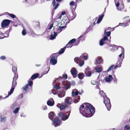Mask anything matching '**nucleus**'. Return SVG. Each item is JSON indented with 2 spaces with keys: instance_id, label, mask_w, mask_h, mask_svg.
Returning <instances> with one entry per match:
<instances>
[{
  "instance_id": "1",
  "label": "nucleus",
  "mask_w": 130,
  "mask_h": 130,
  "mask_svg": "<svg viewBox=\"0 0 130 130\" xmlns=\"http://www.w3.org/2000/svg\"><path fill=\"white\" fill-rule=\"evenodd\" d=\"M80 112L84 116L90 117L93 115L95 112L94 107L90 104L85 103L81 106L79 108Z\"/></svg>"
},
{
  "instance_id": "2",
  "label": "nucleus",
  "mask_w": 130,
  "mask_h": 130,
  "mask_svg": "<svg viewBox=\"0 0 130 130\" xmlns=\"http://www.w3.org/2000/svg\"><path fill=\"white\" fill-rule=\"evenodd\" d=\"M80 97L79 96H78L74 98V101H73L72 98L70 97H67L65 100L66 102L68 104H70L73 103H77L80 100Z\"/></svg>"
},
{
  "instance_id": "3",
  "label": "nucleus",
  "mask_w": 130,
  "mask_h": 130,
  "mask_svg": "<svg viewBox=\"0 0 130 130\" xmlns=\"http://www.w3.org/2000/svg\"><path fill=\"white\" fill-rule=\"evenodd\" d=\"M57 54H54L50 59V63L51 64L55 65L57 63Z\"/></svg>"
},
{
  "instance_id": "4",
  "label": "nucleus",
  "mask_w": 130,
  "mask_h": 130,
  "mask_svg": "<svg viewBox=\"0 0 130 130\" xmlns=\"http://www.w3.org/2000/svg\"><path fill=\"white\" fill-rule=\"evenodd\" d=\"M110 43V41L108 40L107 37L106 36H105L104 38L100 40V45L101 46L103 45L105 43L108 44Z\"/></svg>"
},
{
  "instance_id": "5",
  "label": "nucleus",
  "mask_w": 130,
  "mask_h": 130,
  "mask_svg": "<svg viewBox=\"0 0 130 130\" xmlns=\"http://www.w3.org/2000/svg\"><path fill=\"white\" fill-rule=\"evenodd\" d=\"M70 111H69L67 112L68 114L66 115H64L62 112H60L58 113V116L59 117L61 118V120L62 121H65L68 119L70 115Z\"/></svg>"
},
{
  "instance_id": "6",
  "label": "nucleus",
  "mask_w": 130,
  "mask_h": 130,
  "mask_svg": "<svg viewBox=\"0 0 130 130\" xmlns=\"http://www.w3.org/2000/svg\"><path fill=\"white\" fill-rule=\"evenodd\" d=\"M82 56H80L79 58L75 57L74 59V61L75 62H76L77 64H79V65L80 67H81L83 66L84 63V61H81V59H82Z\"/></svg>"
},
{
  "instance_id": "7",
  "label": "nucleus",
  "mask_w": 130,
  "mask_h": 130,
  "mask_svg": "<svg viewBox=\"0 0 130 130\" xmlns=\"http://www.w3.org/2000/svg\"><path fill=\"white\" fill-rule=\"evenodd\" d=\"M10 21H11V20H8L5 19L3 20L1 23V26L2 28L0 29V30L2 28H5L9 24Z\"/></svg>"
},
{
  "instance_id": "8",
  "label": "nucleus",
  "mask_w": 130,
  "mask_h": 130,
  "mask_svg": "<svg viewBox=\"0 0 130 130\" xmlns=\"http://www.w3.org/2000/svg\"><path fill=\"white\" fill-rule=\"evenodd\" d=\"M30 79L28 81V84L24 86L22 88L23 90L26 91L29 88V86L30 88H32V86L33 84V82L31 80H30Z\"/></svg>"
},
{
  "instance_id": "9",
  "label": "nucleus",
  "mask_w": 130,
  "mask_h": 130,
  "mask_svg": "<svg viewBox=\"0 0 130 130\" xmlns=\"http://www.w3.org/2000/svg\"><path fill=\"white\" fill-rule=\"evenodd\" d=\"M54 89L52 90V93L54 94H56L58 93V91L57 90H58L60 88V87L57 85H55L54 87Z\"/></svg>"
},
{
  "instance_id": "10",
  "label": "nucleus",
  "mask_w": 130,
  "mask_h": 130,
  "mask_svg": "<svg viewBox=\"0 0 130 130\" xmlns=\"http://www.w3.org/2000/svg\"><path fill=\"white\" fill-rule=\"evenodd\" d=\"M67 75L66 74H63L62 75V77H59L58 78H55V82H54L53 83L52 85H54V83H56L57 80V83L58 80H59L60 79H67Z\"/></svg>"
},
{
  "instance_id": "11",
  "label": "nucleus",
  "mask_w": 130,
  "mask_h": 130,
  "mask_svg": "<svg viewBox=\"0 0 130 130\" xmlns=\"http://www.w3.org/2000/svg\"><path fill=\"white\" fill-rule=\"evenodd\" d=\"M92 72L91 71L89 67H87L85 71V74L86 76L87 77H90L91 75Z\"/></svg>"
},
{
  "instance_id": "12",
  "label": "nucleus",
  "mask_w": 130,
  "mask_h": 130,
  "mask_svg": "<svg viewBox=\"0 0 130 130\" xmlns=\"http://www.w3.org/2000/svg\"><path fill=\"white\" fill-rule=\"evenodd\" d=\"M53 122L55 127L58 126L60 125V121L57 118H55Z\"/></svg>"
},
{
  "instance_id": "13",
  "label": "nucleus",
  "mask_w": 130,
  "mask_h": 130,
  "mask_svg": "<svg viewBox=\"0 0 130 130\" xmlns=\"http://www.w3.org/2000/svg\"><path fill=\"white\" fill-rule=\"evenodd\" d=\"M70 72L73 77L74 78L76 77L77 74V71L76 69L75 68H73L71 70Z\"/></svg>"
},
{
  "instance_id": "14",
  "label": "nucleus",
  "mask_w": 130,
  "mask_h": 130,
  "mask_svg": "<svg viewBox=\"0 0 130 130\" xmlns=\"http://www.w3.org/2000/svg\"><path fill=\"white\" fill-rule=\"evenodd\" d=\"M120 47L122 49L121 51L122 52L121 54L119 56V57H120L119 59H123L124 58V48L122 46H120Z\"/></svg>"
},
{
  "instance_id": "15",
  "label": "nucleus",
  "mask_w": 130,
  "mask_h": 130,
  "mask_svg": "<svg viewBox=\"0 0 130 130\" xmlns=\"http://www.w3.org/2000/svg\"><path fill=\"white\" fill-rule=\"evenodd\" d=\"M103 102L105 104L107 110L108 111H109L111 109V107L110 103V102H108V101H106L105 102V103L104 101Z\"/></svg>"
},
{
  "instance_id": "16",
  "label": "nucleus",
  "mask_w": 130,
  "mask_h": 130,
  "mask_svg": "<svg viewBox=\"0 0 130 130\" xmlns=\"http://www.w3.org/2000/svg\"><path fill=\"white\" fill-rule=\"evenodd\" d=\"M47 105L50 106H52L54 104V101L52 98H51L47 102Z\"/></svg>"
},
{
  "instance_id": "17",
  "label": "nucleus",
  "mask_w": 130,
  "mask_h": 130,
  "mask_svg": "<svg viewBox=\"0 0 130 130\" xmlns=\"http://www.w3.org/2000/svg\"><path fill=\"white\" fill-rule=\"evenodd\" d=\"M110 46H111L112 47V48L110 49V50L111 51H116L118 49V47L117 46L114 44H110L109 45Z\"/></svg>"
},
{
  "instance_id": "18",
  "label": "nucleus",
  "mask_w": 130,
  "mask_h": 130,
  "mask_svg": "<svg viewBox=\"0 0 130 130\" xmlns=\"http://www.w3.org/2000/svg\"><path fill=\"white\" fill-rule=\"evenodd\" d=\"M55 27H54V28ZM54 35H53L52 33L51 34L50 36V39L53 40L57 36V33L56 32H55L54 31Z\"/></svg>"
},
{
  "instance_id": "19",
  "label": "nucleus",
  "mask_w": 130,
  "mask_h": 130,
  "mask_svg": "<svg viewBox=\"0 0 130 130\" xmlns=\"http://www.w3.org/2000/svg\"><path fill=\"white\" fill-rule=\"evenodd\" d=\"M112 79V77L111 75H109L108 77H106L105 78V80L106 82H109Z\"/></svg>"
},
{
  "instance_id": "20",
  "label": "nucleus",
  "mask_w": 130,
  "mask_h": 130,
  "mask_svg": "<svg viewBox=\"0 0 130 130\" xmlns=\"http://www.w3.org/2000/svg\"><path fill=\"white\" fill-rule=\"evenodd\" d=\"M78 93V92L77 89H74L72 92V96L73 97H74L76 95H77Z\"/></svg>"
},
{
  "instance_id": "21",
  "label": "nucleus",
  "mask_w": 130,
  "mask_h": 130,
  "mask_svg": "<svg viewBox=\"0 0 130 130\" xmlns=\"http://www.w3.org/2000/svg\"><path fill=\"white\" fill-rule=\"evenodd\" d=\"M65 94V92L64 91H61L59 94H58V96L59 97L61 98L64 97Z\"/></svg>"
},
{
  "instance_id": "22",
  "label": "nucleus",
  "mask_w": 130,
  "mask_h": 130,
  "mask_svg": "<svg viewBox=\"0 0 130 130\" xmlns=\"http://www.w3.org/2000/svg\"><path fill=\"white\" fill-rule=\"evenodd\" d=\"M14 89V88L12 87L10 90V91L8 92V95L6 96L5 98H6L8 97L9 95H11L13 92Z\"/></svg>"
},
{
  "instance_id": "23",
  "label": "nucleus",
  "mask_w": 130,
  "mask_h": 130,
  "mask_svg": "<svg viewBox=\"0 0 130 130\" xmlns=\"http://www.w3.org/2000/svg\"><path fill=\"white\" fill-rule=\"evenodd\" d=\"M54 112H51L48 114V117L52 121V119H51V118H53L54 117Z\"/></svg>"
},
{
  "instance_id": "24",
  "label": "nucleus",
  "mask_w": 130,
  "mask_h": 130,
  "mask_svg": "<svg viewBox=\"0 0 130 130\" xmlns=\"http://www.w3.org/2000/svg\"><path fill=\"white\" fill-rule=\"evenodd\" d=\"M62 21H61L60 23H59L58 24V26L59 25H60L61 24H63L64 23V24L65 23V22H66V23H67L68 21V20L66 19V17H64L63 19L62 20Z\"/></svg>"
},
{
  "instance_id": "25",
  "label": "nucleus",
  "mask_w": 130,
  "mask_h": 130,
  "mask_svg": "<svg viewBox=\"0 0 130 130\" xmlns=\"http://www.w3.org/2000/svg\"><path fill=\"white\" fill-rule=\"evenodd\" d=\"M39 74L38 73L33 75L30 78L32 80L35 79L37 78L39 76Z\"/></svg>"
},
{
  "instance_id": "26",
  "label": "nucleus",
  "mask_w": 130,
  "mask_h": 130,
  "mask_svg": "<svg viewBox=\"0 0 130 130\" xmlns=\"http://www.w3.org/2000/svg\"><path fill=\"white\" fill-rule=\"evenodd\" d=\"M104 15L103 14L101 15L97 21V23L98 24L100 23L102 20Z\"/></svg>"
},
{
  "instance_id": "27",
  "label": "nucleus",
  "mask_w": 130,
  "mask_h": 130,
  "mask_svg": "<svg viewBox=\"0 0 130 130\" xmlns=\"http://www.w3.org/2000/svg\"><path fill=\"white\" fill-rule=\"evenodd\" d=\"M84 75L82 73H79L78 75V78L80 79H82L84 78Z\"/></svg>"
},
{
  "instance_id": "28",
  "label": "nucleus",
  "mask_w": 130,
  "mask_h": 130,
  "mask_svg": "<svg viewBox=\"0 0 130 130\" xmlns=\"http://www.w3.org/2000/svg\"><path fill=\"white\" fill-rule=\"evenodd\" d=\"M129 16H127L123 18V19L125 20V22H126V23H127L130 21V19H129Z\"/></svg>"
},
{
  "instance_id": "29",
  "label": "nucleus",
  "mask_w": 130,
  "mask_h": 130,
  "mask_svg": "<svg viewBox=\"0 0 130 130\" xmlns=\"http://www.w3.org/2000/svg\"><path fill=\"white\" fill-rule=\"evenodd\" d=\"M71 87V86L70 83H66V85L65 86L64 88L66 89L65 90H67V89H69Z\"/></svg>"
},
{
  "instance_id": "30",
  "label": "nucleus",
  "mask_w": 130,
  "mask_h": 130,
  "mask_svg": "<svg viewBox=\"0 0 130 130\" xmlns=\"http://www.w3.org/2000/svg\"><path fill=\"white\" fill-rule=\"evenodd\" d=\"M9 31H7L5 33V36H4V37H0V39H3L5 37H8L9 35Z\"/></svg>"
},
{
  "instance_id": "31",
  "label": "nucleus",
  "mask_w": 130,
  "mask_h": 130,
  "mask_svg": "<svg viewBox=\"0 0 130 130\" xmlns=\"http://www.w3.org/2000/svg\"><path fill=\"white\" fill-rule=\"evenodd\" d=\"M66 49V47H64L63 48H61L59 52V54H62L64 52Z\"/></svg>"
},
{
  "instance_id": "32",
  "label": "nucleus",
  "mask_w": 130,
  "mask_h": 130,
  "mask_svg": "<svg viewBox=\"0 0 130 130\" xmlns=\"http://www.w3.org/2000/svg\"><path fill=\"white\" fill-rule=\"evenodd\" d=\"M122 59H119V60L117 63V64L118 65V67H121V65L122 63Z\"/></svg>"
},
{
  "instance_id": "33",
  "label": "nucleus",
  "mask_w": 130,
  "mask_h": 130,
  "mask_svg": "<svg viewBox=\"0 0 130 130\" xmlns=\"http://www.w3.org/2000/svg\"><path fill=\"white\" fill-rule=\"evenodd\" d=\"M17 69L14 65H12V71L14 74V73H16V72L17 71Z\"/></svg>"
},
{
  "instance_id": "34",
  "label": "nucleus",
  "mask_w": 130,
  "mask_h": 130,
  "mask_svg": "<svg viewBox=\"0 0 130 130\" xmlns=\"http://www.w3.org/2000/svg\"><path fill=\"white\" fill-rule=\"evenodd\" d=\"M103 98L104 99V102L105 103V102L106 101H108L109 102H110V100L108 98L107 96L106 95L104 96L103 97Z\"/></svg>"
},
{
  "instance_id": "35",
  "label": "nucleus",
  "mask_w": 130,
  "mask_h": 130,
  "mask_svg": "<svg viewBox=\"0 0 130 130\" xmlns=\"http://www.w3.org/2000/svg\"><path fill=\"white\" fill-rule=\"evenodd\" d=\"M82 56V58L83 57L84 58L85 60H86L88 58L87 54L86 53H84L83 54Z\"/></svg>"
},
{
  "instance_id": "36",
  "label": "nucleus",
  "mask_w": 130,
  "mask_h": 130,
  "mask_svg": "<svg viewBox=\"0 0 130 130\" xmlns=\"http://www.w3.org/2000/svg\"><path fill=\"white\" fill-rule=\"evenodd\" d=\"M14 76L13 78V81H16V80L18 78V75L16 74V73H14Z\"/></svg>"
},
{
  "instance_id": "37",
  "label": "nucleus",
  "mask_w": 130,
  "mask_h": 130,
  "mask_svg": "<svg viewBox=\"0 0 130 130\" xmlns=\"http://www.w3.org/2000/svg\"><path fill=\"white\" fill-rule=\"evenodd\" d=\"M68 14L70 16L72 15V14H73V12L72 11V10L71 9H70L68 11H67Z\"/></svg>"
},
{
  "instance_id": "38",
  "label": "nucleus",
  "mask_w": 130,
  "mask_h": 130,
  "mask_svg": "<svg viewBox=\"0 0 130 130\" xmlns=\"http://www.w3.org/2000/svg\"><path fill=\"white\" fill-rule=\"evenodd\" d=\"M6 14H8V15L11 18H14L16 17V16L12 14H10L8 12H6L5 13Z\"/></svg>"
},
{
  "instance_id": "39",
  "label": "nucleus",
  "mask_w": 130,
  "mask_h": 130,
  "mask_svg": "<svg viewBox=\"0 0 130 130\" xmlns=\"http://www.w3.org/2000/svg\"><path fill=\"white\" fill-rule=\"evenodd\" d=\"M20 109L19 107L16 108L13 111V112L15 114H16L18 112Z\"/></svg>"
},
{
  "instance_id": "40",
  "label": "nucleus",
  "mask_w": 130,
  "mask_h": 130,
  "mask_svg": "<svg viewBox=\"0 0 130 130\" xmlns=\"http://www.w3.org/2000/svg\"><path fill=\"white\" fill-rule=\"evenodd\" d=\"M18 105L17 103H13L12 106V108L13 109L15 108H16L17 107H18Z\"/></svg>"
},
{
  "instance_id": "41",
  "label": "nucleus",
  "mask_w": 130,
  "mask_h": 130,
  "mask_svg": "<svg viewBox=\"0 0 130 130\" xmlns=\"http://www.w3.org/2000/svg\"><path fill=\"white\" fill-rule=\"evenodd\" d=\"M95 70H96V72L98 73H100L102 71L101 69L100 68H96Z\"/></svg>"
},
{
  "instance_id": "42",
  "label": "nucleus",
  "mask_w": 130,
  "mask_h": 130,
  "mask_svg": "<svg viewBox=\"0 0 130 130\" xmlns=\"http://www.w3.org/2000/svg\"><path fill=\"white\" fill-rule=\"evenodd\" d=\"M17 84V83L16 81H13L12 83V87L14 88Z\"/></svg>"
},
{
  "instance_id": "43",
  "label": "nucleus",
  "mask_w": 130,
  "mask_h": 130,
  "mask_svg": "<svg viewBox=\"0 0 130 130\" xmlns=\"http://www.w3.org/2000/svg\"><path fill=\"white\" fill-rule=\"evenodd\" d=\"M124 129L125 130H129L130 129V126L129 125H126L124 127Z\"/></svg>"
},
{
  "instance_id": "44",
  "label": "nucleus",
  "mask_w": 130,
  "mask_h": 130,
  "mask_svg": "<svg viewBox=\"0 0 130 130\" xmlns=\"http://www.w3.org/2000/svg\"><path fill=\"white\" fill-rule=\"evenodd\" d=\"M99 93L100 94L102 95L103 97L106 95L105 93L104 92L103 90L100 91H99Z\"/></svg>"
},
{
  "instance_id": "45",
  "label": "nucleus",
  "mask_w": 130,
  "mask_h": 130,
  "mask_svg": "<svg viewBox=\"0 0 130 130\" xmlns=\"http://www.w3.org/2000/svg\"><path fill=\"white\" fill-rule=\"evenodd\" d=\"M106 30H105L104 32V34H106L107 37H109L110 35L111 32L110 31H108L107 32H106Z\"/></svg>"
},
{
  "instance_id": "46",
  "label": "nucleus",
  "mask_w": 130,
  "mask_h": 130,
  "mask_svg": "<svg viewBox=\"0 0 130 130\" xmlns=\"http://www.w3.org/2000/svg\"><path fill=\"white\" fill-rule=\"evenodd\" d=\"M114 66V65H112V66H110L109 67V68L108 69V70L107 71L109 72L111 71L112 70V69Z\"/></svg>"
},
{
  "instance_id": "47",
  "label": "nucleus",
  "mask_w": 130,
  "mask_h": 130,
  "mask_svg": "<svg viewBox=\"0 0 130 130\" xmlns=\"http://www.w3.org/2000/svg\"><path fill=\"white\" fill-rule=\"evenodd\" d=\"M36 27L38 29L40 28V24L39 22H37L36 23Z\"/></svg>"
},
{
  "instance_id": "48",
  "label": "nucleus",
  "mask_w": 130,
  "mask_h": 130,
  "mask_svg": "<svg viewBox=\"0 0 130 130\" xmlns=\"http://www.w3.org/2000/svg\"><path fill=\"white\" fill-rule=\"evenodd\" d=\"M76 39H73L69 41V43L71 44H72L74 43L76 41Z\"/></svg>"
},
{
  "instance_id": "49",
  "label": "nucleus",
  "mask_w": 130,
  "mask_h": 130,
  "mask_svg": "<svg viewBox=\"0 0 130 130\" xmlns=\"http://www.w3.org/2000/svg\"><path fill=\"white\" fill-rule=\"evenodd\" d=\"M72 46V45L70 43H69V42L68 44L66 45V47L68 48L69 47H71Z\"/></svg>"
},
{
  "instance_id": "50",
  "label": "nucleus",
  "mask_w": 130,
  "mask_h": 130,
  "mask_svg": "<svg viewBox=\"0 0 130 130\" xmlns=\"http://www.w3.org/2000/svg\"><path fill=\"white\" fill-rule=\"evenodd\" d=\"M22 33L23 35H25L27 33V32L26 31V30L25 29H23L22 31Z\"/></svg>"
},
{
  "instance_id": "51",
  "label": "nucleus",
  "mask_w": 130,
  "mask_h": 130,
  "mask_svg": "<svg viewBox=\"0 0 130 130\" xmlns=\"http://www.w3.org/2000/svg\"><path fill=\"white\" fill-rule=\"evenodd\" d=\"M65 26H61L59 27H58V28L57 29L58 30H61H61L62 29H63L64 27H65Z\"/></svg>"
},
{
  "instance_id": "52",
  "label": "nucleus",
  "mask_w": 130,
  "mask_h": 130,
  "mask_svg": "<svg viewBox=\"0 0 130 130\" xmlns=\"http://www.w3.org/2000/svg\"><path fill=\"white\" fill-rule=\"evenodd\" d=\"M101 60V58H98L96 61V64H97V63H99Z\"/></svg>"
},
{
  "instance_id": "53",
  "label": "nucleus",
  "mask_w": 130,
  "mask_h": 130,
  "mask_svg": "<svg viewBox=\"0 0 130 130\" xmlns=\"http://www.w3.org/2000/svg\"><path fill=\"white\" fill-rule=\"evenodd\" d=\"M66 107V106L65 105H62L60 106V110L63 109L65 108Z\"/></svg>"
},
{
  "instance_id": "54",
  "label": "nucleus",
  "mask_w": 130,
  "mask_h": 130,
  "mask_svg": "<svg viewBox=\"0 0 130 130\" xmlns=\"http://www.w3.org/2000/svg\"><path fill=\"white\" fill-rule=\"evenodd\" d=\"M128 25L129 24L126 23V22H125V21H124V23H123L122 25V26H128Z\"/></svg>"
},
{
  "instance_id": "55",
  "label": "nucleus",
  "mask_w": 130,
  "mask_h": 130,
  "mask_svg": "<svg viewBox=\"0 0 130 130\" xmlns=\"http://www.w3.org/2000/svg\"><path fill=\"white\" fill-rule=\"evenodd\" d=\"M6 118L5 117H3V118H1V121L2 122H5V121Z\"/></svg>"
},
{
  "instance_id": "56",
  "label": "nucleus",
  "mask_w": 130,
  "mask_h": 130,
  "mask_svg": "<svg viewBox=\"0 0 130 130\" xmlns=\"http://www.w3.org/2000/svg\"><path fill=\"white\" fill-rule=\"evenodd\" d=\"M50 69V68L49 67L48 68V70L47 71H44L42 73V74H43V75H44L45 74H47L48 73V71H49Z\"/></svg>"
},
{
  "instance_id": "57",
  "label": "nucleus",
  "mask_w": 130,
  "mask_h": 130,
  "mask_svg": "<svg viewBox=\"0 0 130 130\" xmlns=\"http://www.w3.org/2000/svg\"><path fill=\"white\" fill-rule=\"evenodd\" d=\"M72 15L73 16L72 17V19L71 20H73L75 18L76 15V14L73 13V14H72Z\"/></svg>"
},
{
  "instance_id": "58",
  "label": "nucleus",
  "mask_w": 130,
  "mask_h": 130,
  "mask_svg": "<svg viewBox=\"0 0 130 130\" xmlns=\"http://www.w3.org/2000/svg\"><path fill=\"white\" fill-rule=\"evenodd\" d=\"M6 58L5 56H2L0 57V59L2 60H4L6 59Z\"/></svg>"
},
{
  "instance_id": "59",
  "label": "nucleus",
  "mask_w": 130,
  "mask_h": 130,
  "mask_svg": "<svg viewBox=\"0 0 130 130\" xmlns=\"http://www.w3.org/2000/svg\"><path fill=\"white\" fill-rule=\"evenodd\" d=\"M42 109L43 110H46L47 109V107L46 105H43L42 107Z\"/></svg>"
},
{
  "instance_id": "60",
  "label": "nucleus",
  "mask_w": 130,
  "mask_h": 130,
  "mask_svg": "<svg viewBox=\"0 0 130 130\" xmlns=\"http://www.w3.org/2000/svg\"><path fill=\"white\" fill-rule=\"evenodd\" d=\"M91 83L92 85H95L96 84V82L95 81L93 80L91 81Z\"/></svg>"
},
{
  "instance_id": "61",
  "label": "nucleus",
  "mask_w": 130,
  "mask_h": 130,
  "mask_svg": "<svg viewBox=\"0 0 130 130\" xmlns=\"http://www.w3.org/2000/svg\"><path fill=\"white\" fill-rule=\"evenodd\" d=\"M59 4L58 3H57L54 7V9H56L59 6Z\"/></svg>"
},
{
  "instance_id": "62",
  "label": "nucleus",
  "mask_w": 130,
  "mask_h": 130,
  "mask_svg": "<svg viewBox=\"0 0 130 130\" xmlns=\"http://www.w3.org/2000/svg\"><path fill=\"white\" fill-rule=\"evenodd\" d=\"M20 116L21 117H26V116L25 115H24L23 113H22L21 114Z\"/></svg>"
},
{
  "instance_id": "63",
  "label": "nucleus",
  "mask_w": 130,
  "mask_h": 130,
  "mask_svg": "<svg viewBox=\"0 0 130 130\" xmlns=\"http://www.w3.org/2000/svg\"><path fill=\"white\" fill-rule=\"evenodd\" d=\"M53 24H51L49 27H48V29H51L53 27Z\"/></svg>"
},
{
  "instance_id": "64",
  "label": "nucleus",
  "mask_w": 130,
  "mask_h": 130,
  "mask_svg": "<svg viewBox=\"0 0 130 130\" xmlns=\"http://www.w3.org/2000/svg\"><path fill=\"white\" fill-rule=\"evenodd\" d=\"M74 3V2L73 1H72L70 3V5L71 6L73 5Z\"/></svg>"
}]
</instances>
